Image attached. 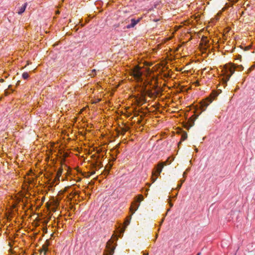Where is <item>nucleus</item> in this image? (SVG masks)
<instances>
[{"label":"nucleus","instance_id":"nucleus-23","mask_svg":"<svg viewBox=\"0 0 255 255\" xmlns=\"http://www.w3.org/2000/svg\"><path fill=\"white\" fill-rule=\"evenodd\" d=\"M180 181L182 184L185 181V179H181V180H180Z\"/></svg>","mask_w":255,"mask_h":255},{"label":"nucleus","instance_id":"nucleus-8","mask_svg":"<svg viewBox=\"0 0 255 255\" xmlns=\"http://www.w3.org/2000/svg\"><path fill=\"white\" fill-rule=\"evenodd\" d=\"M48 244L47 243H45L42 247V248L39 250L41 253L43 252L44 255H46V253L48 251Z\"/></svg>","mask_w":255,"mask_h":255},{"label":"nucleus","instance_id":"nucleus-24","mask_svg":"<svg viewBox=\"0 0 255 255\" xmlns=\"http://www.w3.org/2000/svg\"><path fill=\"white\" fill-rule=\"evenodd\" d=\"M195 85H196V86H199V82H196L195 83Z\"/></svg>","mask_w":255,"mask_h":255},{"label":"nucleus","instance_id":"nucleus-3","mask_svg":"<svg viewBox=\"0 0 255 255\" xmlns=\"http://www.w3.org/2000/svg\"><path fill=\"white\" fill-rule=\"evenodd\" d=\"M166 165V162H160L155 166L152 171L151 180L152 182H154L156 180L158 176L160 175L163 167Z\"/></svg>","mask_w":255,"mask_h":255},{"label":"nucleus","instance_id":"nucleus-31","mask_svg":"<svg viewBox=\"0 0 255 255\" xmlns=\"http://www.w3.org/2000/svg\"><path fill=\"white\" fill-rule=\"evenodd\" d=\"M170 207H172L173 206V204L172 203H170Z\"/></svg>","mask_w":255,"mask_h":255},{"label":"nucleus","instance_id":"nucleus-9","mask_svg":"<svg viewBox=\"0 0 255 255\" xmlns=\"http://www.w3.org/2000/svg\"><path fill=\"white\" fill-rule=\"evenodd\" d=\"M27 6V3H25L19 9V10L18 11V13L19 14H22L25 10V8Z\"/></svg>","mask_w":255,"mask_h":255},{"label":"nucleus","instance_id":"nucleus-15","mask_svg":"<svg viewBox=\"0 0 255 255\" xmlns=\"http://www.w3.org/2000/svg\"><path fill=\"white\" fill-rule=\"evenodd\" d=\"M96 75V70L95 69H93L91 71V73L89 74V75L91 77H94Z\"/></svg>","mask_w":255,"mask_h":255},{"label":"nucleus","instance_id":"nucleus-10","mask_svg":"<svg viewBox=\"0 0 255 255\" xmlns=\"http://www.w3.org/2000/svg\"><path fill=\"white\" fill-rule=\"evenodd\" d=\"M62 172H63L62 168V167L59 168L57 172V173H56V175H57L58 179H60V177L62 173Z\"/></svg>","mask_w":255,"mask_h":255},{"label":"nucleus","instance_id":"nucleus-6","mask_svg":"<svg viewBox=\"0 0 255 255\" xmlns=\"http://www.w3.org/2000/svg\"><path fill=\"white\" fill-rule=\"evenodd\" d=\"M217 96V94L216 93H212L210 97L206 98V99L202 101L200 104V107L202 111H204L206 110L207 107L212 102L213 100Z\"/></svg>","mask_w":255,"mask_h":255},{"label":"nucleus","instance_id":"nucleus-1","mask_svg":"<svg viewBox=\"0 0 255 255\" xmlns=\"http://www.w3.org/2000/svg\"><path fill=\"white\" fill-rule=\"evenodd\" d=\"M239 68V70H243V67L242 65L237 66ZM237 67L234 64L228 63L224 66L222 70L223 75V80L226 83L230 79L231 76L233 74Z\"/></svg>","mask_w":255,"mask_h":255},{"label":"nucleus","instance_id":"nucleus-26","mask_svg":"<svg viewBox=\"0 0 255 255\" xmlns=\"http://www.w3.org/2000/svg\"><path fill=\"white\" fill-rule=\"evenodd\" d=\"M153 20L154 21L156 22V21H158V20H159V19H154Z\"/></svg>","mask_w":255,"mask_h":255},{"label":"nucleus","instance_id":"nucleus-34","mask_svg":"<svg viewBox=\"0 0 255 255\" xmlns=\"http://www.w3.org/2000/svg\"><path fill=\"white\" fill-rule=\"evenodd\" d=\"M238 0H236L235 1V2H236L237 1H238Z\"/></svg>","mask_w":255,"mask_h":255},{"label":"nucleus","instance_id":"nucleus-14","mask_svg":"<svg viewBox=\"0 0 255 255\" xmlns=\"http://www.w3.org/2000/svg\"><path fill=\"white\" fill-rule=\"evenodd\" d=\"M60 179L57 178V175L55 176L54 179H53V181H52V184H54L55 183L56 184H58V182L59 181Z\"/></svg>","mask_w":255,"mask_h":255},{"label":"nucleus","instance_id":"nucleus-28","mask_svg":"<svg viewBox=\"0 0 255 255\" xmlns=\"http://www.w3.org/2000/svg\"><path fill=\"white\" fill-rule=\"evenodd\" d=\"M238 58V59H241V55H239Z\"/></svg>","mask_w":255,"mask_h":255},{"label":"nucleus","instance_id":"nucleus-35","mask_svg":"<svg viewBox=\"0 0 255 255\" xmlns=\"http://www.w3.org/2000/svg\"><path fill=\"white\" fill-rule=\"evenodd\" d=\"M95 173V172H93L92 173V174H94Z\"/></svg>","mask_w":255,"mask_h":255},{"label":"nucleus","instance_id":"nucleus-18","mask_svg":"<svg viewBox=\"0 0 255 255\" xmlns=\"http://www.w3.org/2000/svg\"><path fill=\"white\" fill-rule=\"evenodd\" d=\"M255 68V65H252L248 70V73L251 72Z\"/></svg>","mask_w":255,"mask_h":255},{"label":"nucleus","instance_id":"nucleus-19","mask_svg":"<svg viewBox=\"0 0 255 255\" xmlns=\"http://www.w3.org/2000/svg\"><path fill=\"white\" fill-rule=\"evenodd\" d=\"M78 194V192L77 191H75L74 192L72 191L70 194V195L72 196V197H73L74 196H75Z\"/></svg>","mask_w":255,"mask_h":255},{"label":"nucleus","instance_id":"nucleus-32","mask_svg":"<svg viewBox=\"0 0 255 255\" xmlns=\"http://www.w3.org/2000/svg\"><path fill=\"white\" fill-rule=\"evenodd\" d=\"M201 253H199L197 254V255H200Z\"/></svg>","mask_w":255,"mask_h":255},{"label":"nucleus","instance_id":"nucleus-13","mask_svg":"<svg viewBox=\"0 0 255 255\" xmlns=\"http://www.w3.org/2000/svg\"><path fill=\"white\" fill-rule=\"evenodd\" d=\"M22 77L23 78V79H27L29 77V74L27 72H24L22 74Z\"/></svg>","mask_w":255,"mask_h":255},{"label":"nucleus","instance_id":"nucleus-11","mask_svg":"<svg viewBox=\"0 0 255 255\" xmlns=\"http://www.w3.org/2000/svg\"><path fill=\"white\" fill-rule=\"evenodd\" d=\"M131 216L132 215L131 214L130 216L127 217L126 221H125V224L126 226H128L129 224L130 220L131 219Z\"/></svg>","mask_w":255,"mask_h":255},{"label":"nucleus","instance_id":"nucleus-37","mask_svg":"<svg viewBox=\"0 0 255 255\" xmlns=\"http://www.w3.org/2000/svg\"><path fill=\"white\" fill-rule=\"evenodd\" d=\"M157 234H156V239L157 238Z\"/></svg>","mask_w":255,"mask_h":255},{"label":"nucleus","instance_id":"nucleus-33","mask_svg":"<svg viewBox=\"0 0 255 255\" xmlns=\"http://www.w3.org/2000/svg\"><path fill=\"white\" fill-rule=\"evenodd\" d=\"M195 151H196V152H198V149L197 148L195 149Z\"/></svg>","mask_w":255,"mask_h":255},{"label":"nucleus","instance_id":"nucleus-2","mask_svg":"<svg viewBox=\"0 0 255 255\" xmlns=\"http://www.w3.org/2000/svg\"><path fill=\"white\" fill-rule=\"evenodd\" d=\"M129 74L137 82H142L143 81L142 72L141 68L138 66H135L130 70Z\"/></svg>","mask_w":255,"mask_h":255},{"label":"nucleus","instance_id":"nucleus-21","mask_svg":"<svg viewBox=\"0 0 255 255\" xmlns=\"http://www.w3.org/2000/svg\"><path fill=\"white\" fill-rule=\"evenodd\" d=\"M187 137V135H182V140H185Z\"/></svg>","mask_w":255,"mask_h":255},{"label":"nucleus","instance_id":"nucleus-20","mask_svg":"<svg viewBox=\"0 0 255 255\" xmlns=\"http://www.w3.org/2000/svg\"><path fill=\"white\" fill-rule=\"evenodd\" d=\"M181 186H182V183H180V184H178L177 187V189H180Z\"/></svg>","mask_w":255,"mask_h":255},{"label":"nucleus","instance_id":"nucleus-36","mask_svg":"<svg viewBox=\"0 0 255 255\" xmlns=\"http://www.w3.org/2000/svg\"><path fill=\"white\" fill-rule=\"evenodd\" d=\"M162 222H163V219L162 220L161 224L162 223Z\"/></svg>","mask_w":255,"mask_h":255},{"label":"nucleus","instance_id":"nucleus-22","mask_svg":"<svg viewBox=\"0 0 255 255\" xmlns=\"http://www.w3.org/2000/svg\"><path fill=\"white\" fill-rule=\"evenodd\" d=\"M183 177H184V178H185V177H186V172H184L183 173Z\"/></svg>","mask_w":255,"mask_h":255},{"label":"nucleus","instance_id":"nucleus-27","mask_svg":"<svg viewBox=\"0 0 255 255\" xmlns=\"http://www.w3.org/2000/svg\"><path fill=\"white\" fill-rule=\"evenodd\" d=\"M143 255H148V253H144Z\"/></svg>","mask_w":255,"mask_h":255},{"label":"nucleus","instance_id":"nucleus-30","mask_svg":"<svg viewBox=\"0 0 255 255\" xmlns=\"http://www.w3.org/2000/svg\"><path fill=\"white\" fill-rule=\"evenodd\" d=\"M52 211H54V212H55V208H53L52 209Z\"/></svg>","mask_w":255,"mask_h":255},{"label":"nucleus","instance_id":"nucleus-29","mask_svg":"<svg viewBox=\"0 0 255 255\" xmlns=\"http://www.w3.org/2000/svg\"><path fill=\"white\" fill-rule=\"evenodd\" d=\"M112 166V164L109 165V169L111 168Z\"/></svg>","mask_w":255,"mask_h":255},{"label":"nucleus","instance_id":"nucleus-17","mask_svg":"<svg viewBox=\"0 0 255 255\" xmlns=\"http://www.w3.org/2000/svg\"><path fill=\"white\" fill-rule=\"evenodd\" d=\"M96 166H97L99 168H101L102 166L101 161H97L96 163Z\"/></svg>","mask_w":255,"mask_h":255},{"label":"nucleus","instance_id":"nucleus-16","mask_svg":"<svg viewBox=\"0 0 255 255\" xmlns=\"http://www.w3.org/2000/svg\"><path fill=\"white\" fill-rule=\"evenodd\" d=\"M170 158H171V157L168 158V159L165 161L166 162V165L170 164L171 161L174 159L173 158H172L171 159H170Z\"/></svg>","mask_w":255,"mask_h":255},{"label":"nucleus","instance_id":"nucleus-4","mask_svg":"<svg viewBox=\"0 0 255 255\" xmlns=\"http://www.w3.org/2000/svg\"><path fill=\"white\" fill-rule=\"evenodd\" d=\"M115 240H118V237L115 236L113 238L111 239L107 243L106 245V250H105L104 255H113L114 253V250L115 249V246L113 245Z\"/></svg>","mask_w":255,"mask_h":255},{"label":"nucleus","instance_id":"nucleus-7","mask_svg":"<svg viewBox=\"0 0 255 255\" xmlns=\"http://www.w3.org/2000/svg\"><path fill=\"white\" fill-rule=\"evenodd\" d=\"M142 17H139L137 19L134 18H128L126 20L125 22L127 24L126 28L127 29H130L134 27L141 20Z\"/></svg>","mask_w":255,"mask_h":255},{"label":"nucleus","instance_id":"nucleus-12","mask_svg":"<svg viewBox=\"0 0 255 255\" xmlns=\"http://www.w3.org/2000/svg\"><path fill=\"white\" fill-rule=\"evenodd\" d=\"M128 129H129V128L128 127H126L125 128H122L121 134L123 135H124L125 134V133L128 130Z\"/></svg>","mask_w":255,"mask_h":255},{"label":"nucleus","instance_id":"nucleus-5","mask_svg":"<svg viewBox=\"0 0 255 255\" xmlns=\"http://www.w3.org/2000/svg\"><path fill=\"white\" fill-rule=\"evenodd\" d=\"M143 199V196L142 195H139L134 198V201L131 203L129 208V211L131 215L137 210L139 206L140 202Z\"/></svg>","mask_w":255,"mask_h":255},{"label":"nucleus","instance_id":"nucleus-25","mask_svg":"<svg viewBox=\"0 0 255 255\" xmlns=\"http://www.w3.org/2000/svg\"><path fill=\"white\" fill-rule=\"evenodd\" d=\"M124 231H125V229H122L121 231V233H124Z\"/></svg>","mask_w":255,"mask_h":255}]
</instances>
